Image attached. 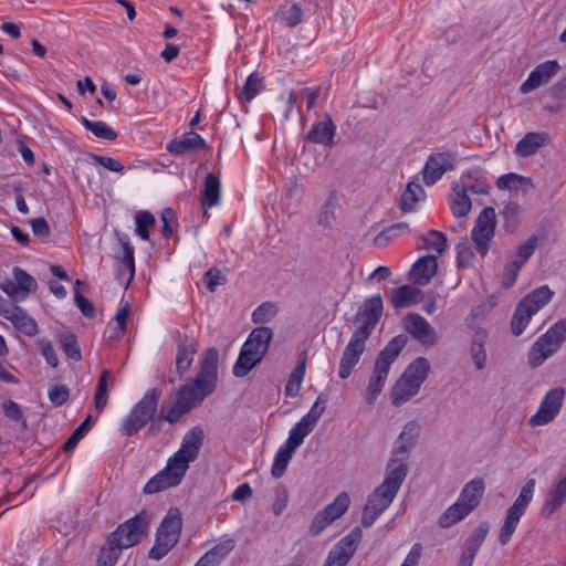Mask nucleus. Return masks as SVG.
Returning <instances> with one entry per match:
<instances>
[{
  "mask_svg": "<svg viewBox=\"0 0 566 566\" xmlns=\"http://www.w3.org/2000/svg\"><path fill=\"white\" fill-rule=\"evenodd\" d=\"M205 433L200 427L188 430L181 441L179 450L168 458L166 467L144 485L145 494H155L178 486L189 467L195 462L203 446Z\"/></svg>",
  "mask_w": 566,
  "mask_h": 566,
  "instance_id": "nucleus-1",
  "label": "nucleus"
},
{
  "mask_svg": "<svg viewBox=\"0 0 566 566\" xmlns=\"http://www.w3.org/2000/svg\"><path fill=\"white\" fill-rule=\"evenodd\" d=\"M408 473V467L402 459L394 458L388 462L384 482L368 496L361 514V525L370 527L376 520L389 507L396 497Z\"/></svg>",
  "mask_w": 566,
  "mask_h": 566,
  "instance_id": "nucleus-2",
  "label": "nucleus"
},
{
  "mask_svg": "<svg viewBox=\"0 0 566 566\" xmlns=\"http://www.w3.org/2000/svg\"><path fill=\"white\" fill-rule=\"evenodd\" d=\"M430 364L428 359L419 356L403 371L391 389V402L395 406H401L416 396L422 382L428 377Z\"/></svg>",
  "mask_w": 566,
  "mask_h": 566,
  "instance_id": "nucleus-3",
  "label": "nucleus"
},
{
  "mask_svg": "<svg viewBox=\"0 0 566 566\" xmlns=\"http://www.w3.org/2000/svg\"><path fill=\"white\" fill-rule=\"evenodd\" d=\"M182 530V515L178 507H170L156 532L148 557L155 560L166 556L178 543Z\"/></svg>",
  "mask_w": 566,
  "mask_h": 566,
  "instance_id": "nucleus-4",
  "label": "nucleus"
},
{
  "mask_svg": "<svg viewBox=\"0 0 566 566\" xmlns=\"http://www.w3.org/2000/svg\"><path fill=\"white\" fill-rule=\"evenodd\" d=\"M160 396L161 390L158 388H153L144 395L123 421L122 432L124 436L130 437L137 433L149 420L153 419L157 410Z\"/></svg>",
  "mask_w": 566,
  "mask_h": 566,
  "instance_id": "nucleus-5",
  "label": "nucleus"
},
{
  "mask_svg": "<svg viewBox=\"0 0 566 566\" xmlns=\"http://www.w3.org/2000/svg\"><path fill=\"white\" fill-rule=\"evenodd\" d=\"M149 531V515L140 512L132 518L119 524L107 539L119 549H126L137 545Z\"/></svg>",
  "mask_w": 566,
  "mask_h": 566,
  "instance_id": "nucleus-6",
  "label": "nucleus"
},
{
  "mask_svg": "<svg viewBox=\"0 0 566 566\" xmlns=\"http://www.w3.org/2000/svg\"><path fill=\"white\" fill-rule=\"evenodd\" d=\"M535 484L536 482L534 479L527 480L514 503L507 509L499 534V542L501 545L507 544L514 534L521 517L524 515L533 499Z\"/></svg>",
  "mask_w": 566,
  "mask_h": 566,
  "instance_id": "nucleus-7",
  "label": "nucleus"
},
{
  "mask_svg": "<svg viewBox=\"0 0 566 566\" xmlns=\"http://www.w3.org/2000/svg\"><path fill=\"white\" fill-rule=\"evenodd\" d=\"M208 394L192 382L182 385L176 392L174 403L168 408L165 420L176 423L179 419L201 403Z\"/></svg>",
  "mask_w": 566,
  "mask_h": 566,
  "instance_id": "nucleus-8",
  "label": "nucleus"
},
{
  "mask_svg": "<svg viewBox=\"0 0 566 566\" xmlns=\"http://www.w3.org/2000/svg\"><path fill=\"white\" fill-rule=\"evenodd\" d=\"M395 357L396 356H378L376 359L367 386L363 391V399L366 405H375L382 392Z\"/></svg>",
  "mask_w": 566,
  "mask_h": 566,
  "instance_id": "nucleus-9",
  "label": "nucleus"
},
{
  "mask_svg": "<svg viewBox=\"0 0 566 566\" xmlns=\"http://www.w3.org/2000/svg\"><path fill=\"white\" fill-rule=\"evenodd\" d=\"M495 217L496 214L494 208H484L480 212L471 231L472 241L474 242L476 250L482 256L488 253L490 241L495 234Z\"/></svg>",
  "mask_w": 566,
  "mask_h": 566,
  "instance_id": "nucleus-10",
  "label": "nucleus"
},
{
  "mask_svg": "<svg viewBox=\"0 0 566 566\" xmlns=\"http://www.w3.org/2000/svg\"><path fill=\"white\" fill-rule=\"evenodd\" d=\"M565 398L563 387L552 388L543 398L536 413L530 418L532 427H541L552 422L559 413Z\"/></svg>",
  "mask_w": 566,
  "mask_h": 566,
  "instance_id": "nucleus-11",
  "label": "nucleus"
},
{
  "mask_svg": "<svg viewBox=\"0 0 566 566\" xmlns=\"http://www.w3.org/2000/svg\"><path fill=\"white\" fill-rule=\"evenodd\" d=\"M360 539L361 531L355 527L333 546L328 552L324 566H346L354 556Z\"/></svg>",
  "mask_w": 566,
  "mask_h": 566,
  "instance_id": "nucleus-12",
  "label": "nucleus"
},
{
  "mask_svg": "<svg viewBox=\"0 0 566 566\" xmlns=\"http://www.w3.org/2000/svg\"><path fill=\"white\" fill-rule=\"evenodd\" d=\"M455 156L449 151L433 153L423 167V182L434 185L449 170L454 168Z\"/></svg>",
  "mask_w": 566,
  "mask_h": 566,
  "instance_id": "nucleus-13",
  "label": "nucleus"
},
{
  "mask_svg": "<svg viewBox=\"0 0 566 566\" xmlns=\"http://www.w3.org/2000/svg\"><path fill=\"white\" fill-rule=\"evenodd\" d=\"M0 316L10 321L21 333L33 336L38 333L36 322L21 307L0 296Z\"/></svg>",
  "mask_w": 566,
  "mask_h": 566,
  "instance_id": "nucleus-14",
  "label": "nucleus"
},
{
  "mask_svg": "<svg viewBox=\"0 0 566 566\" xmlns=\"http://www.w3.org/2000/svg\"><path fill=\"white\" fill-rule=\"evenodd\" d=\"M565 339L566 319H560L536 340L531 354H554Z\"/></svg>",
  "mask_w": 566,
  "mask_h": 566,
  "instance_id": "nucleus-15",
  "label": "nucleus"
},
{
  "mask_svg": "<svg viewBox=\"0 0 566 566\" xmlns=\"http://www.w3.org/2000/svg\"><path fill=\"white\" fill-rule=\"evenodd\" d=\"M560 66L556 60L545 61L538 64L522 83L520 91L528 94L539 86L548 83L559 71Z\"/></svg>",
  "mask_w": 566,
  "mask_h": 566,
  "instance_id": "nucleus-16",
  "label": "nucleus"
},
{
  "mask_svg": "<svg viewBox=\"0 0 566 566\" xmlns=\"http://www.w3.org/2000/svg\"><path fill=\"white\" fill-rule=\"evenodd\" d=\"M405 329L423 345H433L437 334L431 325L417 313H409L403 317Z\"/></svg>",
  "mask_w": 566,
  "mask_h": 566,
  "instance_id": "nucleus-17",
  "label": "nucleus"
},
{
  "mask_svg": "<svg viewBox=\"0 0 566 566\" xmlns=\"http://www.w3.org/2000/svg\"><path fill=\"white\" fill-rule=\"evenodd\" d=\"M382 298L379 294L367 298L357 314L360 327L371 332L382 315Z\"/></svg>",
  "mask_w": 566,
  "mask_h": 566,
  "instance_id": "nucleus-18",
  "label": "nucleus"
},
{
  "mask_svg": "<svg viewBox=\"0 0 566 566\" xmlns=\"http://www.w3.org/2000/svg\"><path fill=\"white\" fill-rule=\"evenodd\" d=\"M217 370V356H205L201 361L200 370L192 384L210 395L216 388Z\"/></svg>",
  "mask_w": 566,
  "mask_h": 566,
  "instance_id": "nucleus-19",
  "label": "nucleus"
},
{
  "mask_svg": "<svg viewBox=\"0 0 566 566\" xmlns=\"http://www.w3.org/2000/svg\"><path fill=\"white\" fill-rule=\"evenodd\" d=\"M272 336L269 327L253 329L239 354H266Z\"/></svg>",
  "mask_w": 566,
  "mask_h": 566,
  "instance_id": "nucleus-20",
  "label": "nucleus"
},
{
  "mask_svg": "<svg viewBox=\"0 0 566 566\" xmlns=\"http://www.w3.org/2000/svg\"><path fill=\"white\" fill-rule=\"evenodd\" d=\"M484 489L485 485L482 479H473L464 485L457 502L471 513L475 507L479 506L484 493Z\"/></svg>",
  "mask_w": 566,
  "mask_h": 566,
  "instance_id": "nucleus-21",
  "label": "nucleus"
},
{
  "mask_svg": "<svg viewBox=\"0 0 566 566\" xmlns=\"http://www.w3.org/2000/svg\"><path fill=\"white\" fill-rule=\"evenodd\" d=\"M438 270L437 258L433 255L421 256L410 270V279L419 284L426 285L436 275Z\"/></svg>",
  "mask_w": 566,
  "mask_h": 566,
  "instance_id": "nucleus-22",
  "label": "nucleus"
},
{
  "mask_svg": "<svg viewBox=\"0 0 566 566\" xmlns=\"http://www.w3.org/2000/svg\"><path fill=\"white\" fill-rule=\"evenodd\" d=\"M206 140L195 132L182 134L179 138L172 139L166 147L170 154L184 155L188 150L205 149Z\"/></svg>",
  "mask_w": 566,
  "mask_h": 566,
  "instance_id": "nucleus-23",
  "label": "nucleus"
},
{
  "mask_svg": "<svg viewBox=\"0 0 566 566\" xmlns=\"http://www.w3.org/2000/svg\"><path fill=\"white\" fill-rule=\"evenodd\" d=\"M336 126L331 117L315 122L310 129L306 139L314 144L331 146L335 137Z\"/></svg>",
  "mask_w": 566,
  "mask_h": 566,
  "instance_id": "nucleus-24",
  "label": "nucleus"
},
{
  "mask_svg": "<svg viewBox=\"0 0 566 566\" xmlns=\"http://www.w3.org/2000/svg\"><path fill=\"white\" fill-rule=\"evenodd\" d=\"M551 143V136L547 133H527L515 147V153L520 157H530L539 148Z\"/></svg>",
  "mask_w": 566,
  "mask_h": 566,
  "instance_id": "nucleus-25",
  "label": "nucleus"
},
{
  "mask_svg": "<svg viewBox=\"0 0 566 566\" xmlns=\"http://www.w3.org/2000/svg\"><path fill=\"white\" fill-rule=\"evenodd\" d=\"M422 296L420 289L402 285L391 291L390 301L395 308H406L421 302Z\"/></svg>",
  "mask_w": 566,
  "mask_h": 566,
  "instance_id": "nucleus-26",
  "label": "nucleus"
},
{
  "mask_svg": "<svg viewBox=\"0 0 566 566\" xmlns=\"http://www.w3.org/2000/svg\"><path fill=\"white\" fill-rule=\"evenodd\" d=\"M553 295L554 292L548 287V285H542L530 292L520 301V303L524 305L531 314L535 315L541 308L551 302Z\"/></svg>",
  "mask_w": 566,
  "mask_h": 566,
  "instance_id": "nucleus-27",
  "label": "nucleus"
},
{
  "mask_svg": "<svg viewBox=\"0 0 566 566\" xmlns=\"http://www.w3.org/2000/svg\"><path fill=\"white\" fill-rule=\"evenodd\" d=\"M112 387V373L108 369H104L101 373L94 394V409L98 415L102 413L107 406Z\"/></svg>",
  "mask_w": 566,
  "mask_h": 566,
  "instance_id": "nucleus-28",
  "label": "nucleus"
},
{
  "mask_svg": "<svg viewBox=\"0 0 566 566\" xmlns=\"http://www.w3.org/2000/svg\"><path fill=\"white\" fill-rule=\"evenodd\" d=\"M450 209L455 218L467 217L472 208V201L468 196V188L455 185L452 188Z\"/></svg>",
  "mask_w": 566,
  "mask_h": 566,
  "instance_id": "nucleus-29",
  "label": "nucleus"
},
{
  "mask_svg": "<svg viewBox=\"0 0 566 566\" xmlns=\"http://www.w3.org/2000/svg\"><path fill=\"white\" fill-rule=\"evenodd\" d=\"M235 542L232 538L224 539L209 549L199 562L203 566H219L220 563L234 549Z\"/></svg>",
  "mask_w": 566,
  "mask_h": 566,
  "instance_id": "nucleus-30",
  "label": "nucleus"
},
{
  "mask_svg": "<svg viewBox=\"0 0 566 566\" xmlns=\"http://www.w3.org/2000/svg\"><path fill=\"white\" fill-rule=\"evenodd\" d=\"M566 502V475L551 491L543 507V515L548 517Z\"/></svg>",
  "mask_w": 566,
  "mask_h": 566,
  "instance_id": "nucleus-31",
  "label": "nucleus"
},
{
  "mask_svg": "<svg viewBox=\"0 0 566 566\" xmlns=\"http://www.w3.org/2000/svg\"><path fill=\"white\" fill-rule=\"evenodd\" d=\"M221 185L220 180L213 175L208 174L205 179L201 205L205 209L217 206L220 201Z\"/></svg>",
  "mask_w": 566,
  "mask_h": 566,
  "instance_id": "nucleus-32",
  "label": "nucleus"
},
{
  "mask_svg": "<svg viewBox=\"0 0 566 566\" xmlns=\"http://www.w3.org/2000/svg\"><path fill=\"white\" fill-rule=\"evenodd\" d=\"M489 530H490L489 523H486V522L480 523L473 530L470 537L465 541L463 554L474 558L475 555L478 554L481 545L485 541Z\"/></svg>",
  "mask_w": 566,
  "mask_h": 566,
  "instance_id": "nucleus-33",
  "label": "nucleus"
},
{
  "mask_svg": "<svg viewBox=\"0 0 566 566\" xmlns=\"http://www.w3.org/2000/svg\"><path fill=\"white\" fill-rule=\"evenodd\" d=\"M305 370L306 360L301 359L290 374L289 380L285 385L284 392L287 397H296L300 394L305 376Z\"/></svg>",
  "mask_w": 566,
  "mask_h": 566,
  "instance_id": "nucleus-34",
  "label": "nucleus"
},
{
  "mask_svg": "<svg viewBox=\"0 0 566 566\" xmlns=\"http://www.w3.org/2000/svg\"><path fill=\"white\" fill-rule=\"evenodd\" d=\"M418 431H419V428H418V424L416 422H408L405 424L399 438H398V441H397V447L394 451V454L395 455H405L408 450L411 448V446L413 444L417 436H418Z\"/></svg>",
  "mask_w": 566,
  "mask_h": 566,
  "instance_id": "nucleus-35",
  "label": "nucleus"
},
{
  "mask_svg": "<svg viewBox=\"0 0 566 566\" xmlns=\"http://www.w3.org/2000/svg\"><path fill=\"white\" fill-rule=\"evenodd\" d=\"M295 452L294 449L286 446L285 443L282 444L279 450L276 451L271 469V474L273 478L279 479L281 478L285 471L286 468L293 457V453Z\"/></svg>",
  "mask_w": 566,
  "mask_h": 566,
  "instance_id": "nucleus-36",
  "label": "nucleus"
},
{
  "mask_svg": "<svg viewBox=\"0 0 566 566\" xmlns=\"http://www.w3.org/2000/svg\"><path fill=\"white\" fill-rule=\"evenodd\" d=\"M470 512L460 505V503L455 502L450 505L439 517V525L442 528H449L454 524L461 522L465 518Z\"/></svg>",
  "mask_w": 566,
  "mask_h": 566,
  "instance_id": "nucleus-37",
  "label": "nucleus"
},
{
  "mask_svg": "<svg viewBox=\"0 0 566 566\" xmlns=\"http://www.w3.org/2000/svg\"><path fill=\"white\" fill-rule=\"evenodd\" d=\"M423 195V189L419 184L409 182L406 190L401 195L400 209L403 212L413 211L416 203L420 200Z\"/></svg>",
  "mask_w": 566,
  "mask_h": 566,
  "instance_id": "nucleus-38",
  "label": "nucleus"
},
{
  "mask_svg": "<svg viewBox=\"0 0 566 566\" xmlns=\"http://www.w3.org/2000/svg\"><path fill=\"white\" fill-rule=\"evenodd\" d=\"M12 276L18 285V289L21 291V297H27L31 292H34L38 287L34 277L19 266L13 268Z\"/></svg>",
  "mask_w": 566,
  "mask_h": 566,
  "instance_id": "nucleus-39",
  "label": "nucleus"
},
{
  "mask_svg": "<svg viewBox=\"0 0 566 566\" xmlns=\"http://www.w3.org/2000/svg\"><path fill=\"white\" fill-rule=\"evenodd\" d=\"M82 124L97 138L105 140H115L117 138V133L102 120L93 122L83 117Z\"/></svg>",
  "mask_w": 566,
  "mask_h": 566,
  "instance_id": "nucleus-40",
  "label": "nucleus"
},
{
  "mask_svg": "<svg viewBox=\"0 0 566 566\" xmlns=\"http://www.w3.org/2000/svg\"><path fill=\"white\" fill-rule=\"evenodd\" d=\"M350 499L347 492H340L336 499L328 504L324 510L325 515H327L333 522L339 518L349 507Z\"/></svg>",
  "mask_w": 566,
  "mask_h": 566,
  "instance_id": "nucleus-41",
  "label": "nucleus"
},
{
  "mask_svg": "<svg viewBox=\"0 0 566 566\" xmlns=\"http://www.w3.org/2000/svg\"><path fill=\"white\" fill-rule=\"evenodd\" d=\"M122 552L116 545L106 539L98 553L96 566H115Z\"/></svg>",
  "mask_w": 566,
  "mask_h": 566,
  "instance_id": "nucleus-42",
  "label": "nucleus"
},
{
  "mask_svg": "<svg viewBox=\"0 0 566 566\" xmlns=\"http://www.w3.org/2000/svg\"><path fill=\"white\" fill-rule=\"evenodd\" d=\"M118 241L122 245L123 268L127 271L128 281H132L135 274L134 247L126 235H119Z\"/></svg>",
  "mask_w": 566,
  "mask_h": 566,
  "instance_id": "nucleus-43",
  "label": "nucleus"
},
{
  "mask_svg": "<svg viewBox=\"0 0 566 566\" xmlns=\"http://www.w3.org/2000/svg\"><path fill=\"white\" fill-rule=\"evenodd\" d=\"M313 429L314 428L305 423L303 420H300L290 430L285 444L296 450L303 443L305 437H307L313 431Z\"/></svg>",
  "mask_w": 566,
  "mask_h": 566,
  "instance_id": "nucleus-44",
  "label": "nucleus"
},
{
  "mask_svg": "<svg viewBox=\"0 0 566 566\" xmlns=\"http://www.w3.org/2000/svg\"><path fill=\"white\" fill-rule=\"evenodd\" d=\"M533 315L534 314H531V312L525 308L524 305L518 303L511 321L512 333L515 336L521 335L527 327Z\"/></svg>",
  "mask_w": 566,
  "mask_h": 566,
  "instance_id": "nucleus-45",
  "label": "nucleus"
},
{
  "mask_svg": "<svg viewBox=\"0 0 566 566\" xmlns=\"http://www.w3.org/2000/svg\"><path fill=\"white\" fill-rule=\"evenodd\" d=\"M523 186L530 187L531 180L514 172L503 175L496 181V187L501 190H517Z\"/></svg>",
  "mask_w": 566,
  "mask_h": 566,
  "instance_id": "nucleus-46",
  "label": "nucleus"
},
{
  "mask_svg": "<svg viewBox=\"0 0 566 566\" xmlns=\"http://www.w3.org/2000/svg\"><path fill=\"white\" fill-rule=\"evenodd\" d=\"M279 18L289 27H296L303 17V10L296 3H287L277 12Z\"/></svg>",
  "mask_w": 566,
  "mask_h": 566,
  "instance_id": "nucleus-47",
  "label": "nucleus"
},
{
  "mask_svg": "<svg viewBox=\"0 0 566 566\" xmlns=\"http://www.w3.org/2000/svg\"><path fill=\"white\" fill-rule=\"evenodd\" d=\"M262 90V78L256 74H250L242 86L239 98L251 102Z\"/></svg>",
  "mask_w": 566,
  "mask_h": 566,
  "instance_id": "nucleus-48",
  "label": "nucleus"
},
{
  "mask_svg": "<svg viewBox=\"0 0 566 566\" xmlns=\"http://www.w3.org/2000/svg\"><path fill=\"white\" fill-rule=\"evenodd\" d=\"M263 356H238L232 367L235 377L247 376L262 360Z\"/></svg>",
  "mask_w": 566,
  "mask_h": 566,
  "instance_id": "nucleus-49",
  "label": "nucleus"
},
{
  "mask_svg": "<svg viewBox=\"0 0 566 566\" xmlns=\"http://www.w3.org/2000/svg\"><path fill=\"white\" fill-rule=\"evenodd\" d=\"M423 241V248L427 250H433L441 254L447 247V238L446 235L436 230H431L428 234L421 237Z\"/></svg>",
  "mask_w": 566,
  "mask_h": 566,
  "instance_id": "nucleus-50",
  "label": "nucleus"
},
{
  "mask_svg": "<svg viewBox=\"0 0 566 566\" xmlns=\"http://www.w3.org/2000/svg\"><path fill=\"white\" fill-rule=\"evenodd\" d=\"M370 334L366 328L359 327L352 336L344 354H363L365 350V343Z\"/></svg>",
  "mask_w": 566,
  "mask_h": 566,
  "instance_id": "nucleus-51",
  "label": "nucleus"
},
{
  "mask_svg": "<svg viewBox=\"0 0 566 566\" xmlns=\"http://www.w3.org/2000/svg\"><path fill=\"white\" fill-rule=\"evenodd\" d=\"M136 233L143 239H149V228L155 224V217L149 211H142L136 216Z\"/></svg>",
  "mask_w": 566,
  "mask_h": 566,
  "instance_id": "nucleus-52",
  "label": "nucleus"
},
{
  "mask_svg": "<svg viewBox=\"0 0 566 566\" xmlns=\"http://www.w3.org/2000/svg\"><path fill=\"white\" fill-rule=\"evenodd\" d=\"M326 400H327L326 397H324V395L321 394L317 397L314 405L312 406V408L310 409V411L306 415H304L301 418V420H303L305 423H307L312 428H315L317 421L319 420L321 416L325 411Z\"/></svg>",
  "mask_w": 566,
  "mask_h": 566,
  "instance_id": "nucleus-53",
  "label": "nucleus"
},
{
  "mask_svg": "<svg viewBox=\"0 0 566 566\" xmlns=\"http://www.w3.org/2000/svg\"><path fill=\"white\" fill-rule=\"evenodd\" d=\"M92 416L88 415L86 419L75 429V431L72 433V436L66 440V442L63 446V449L65 451H72L78 441L84 437V434L90 430L91 422H92Z\"/></svg>",
  "mask_w": 566,
  "mask_h": 566,
  "instance_id": "nucleus-54",
  "label": "nucleus"
},
{
  "mask_svg": "<svg viewBox=\"0 0 566 566\" xmlns=\"http://www.w3.org/2000/svg\"><path fill=\"white\" fill-rule=\"evenodd\" d=\"M335 221V202L329 199L321 209L317 218L318 226L329 228Z\"/></svg>",
  "mask_w": 566,
  "mask_h": 566,
  "instance_id": "nucleus-55",
  "label": "nucleus"
},
{
  "mask_svg": "<svg viewBox=\"0 0 566 566\" xmlns=\"http://www.w3.org/2000/svg\"><path fill=\"white\" fill-rule=\"evenodd\" d=\"M203 281L210 292H214L218 286L226 283L227 279L219 269L212 268L205 273Z\"/></svg>",
  "mask_w": 566,
  "mask_h": 566,
  "instance_id": "nucleus-56",
  "label": "nucleus"
},
{
  "mask_svg": "<svg viewBox=\"0 0 566 566\" xmlns=\"http://www.w3.org/2000/svg\"><path fill=\"white\" fill-rule=\"evenodd\" d=\"M90 158L95 164H98V165L103 166L105 169H108L111 171L123 172V170H124L123 164L116 158L99 156V155H94V154H92L90 156Z\"/></svg>",
  "mask_w": 566,
  "mask_h": 566,
  "instance_id": "nucleus-57",
  "label": "nucleus"
},
{
  "mask_svg": "<svg viewBox=\"0 0 566 566\" xmlns=\"http://www.w3.org/2000/svg\"><path fill=\"white\" fill-rule=\"evenodd\" d=\"M69 396L70 390L63 385L52 386L49 390V399L56 407L64 405L67 401Z\"/></svg>",
  "mask_w": 566,
  "mask_h": 566,
  "instance_id": "nucleus-58",
  "label": "nucleus"
},
{
  "mask_svg": "<svg viewBox=\"0 0 566 566\" xmlns=\"http://www.w3.org/2000/svg\"><path fill=\"white\" fill-rule=\"evenodd\" d=\"M537 245V238L535 235L530 237L524 243L517 247V255L522 262V265L533 255Z\"/></svg>",
  "mask_w": 566,
  "mask_h": 566,
  "instance_id": "nucleus-59",
  "label": "nucleus"
},
{
  "mask_svg": "<svg viewBox=\"0 0 566 566\" xmlns=\"http://www.w3.org/2000/svg\"><path fill=\"white\" fill-rule=\"evenodd\" d=\"M521 268L522 262H518L517 260H514L505 265L503 272V285L505 287H511L515 283Z\"/></svg>",
  "mask_w": 566,
  "mask_h": 566,
  "instance_id": "nucleus-60",
  "label": "nucleus"
},
{
  "mask_svg": "<svg viewBox=\"0 0 566 566\" xmlns=\"http://www.w3.org/2000/svg\"><path fill=\"white\" fill-rule=\"evenodd\" d=\"M60 343L64 354H81L77 338L74 334L65 332L60 335Z\"/></svg>",
  "mask_w": 566,
  "mask_h": 566,
  "instance_id": "nucleus-61",
  "label": "nucleus"
},
{
  "mask_svg": "<svg viewBox=\"0 0 566 566\" xmlns=\"http://www.w3.org/2000/svg\"><path fill=\"white\" fill-rule=\"evenodd\" d=\"M128 316H129V304H128V302L120 301L119 307L117 308L116 314L111 322L116 324L117 331L125 332Z\"/></svg>",
  "mask_w": 566,
  "mask_h": 566,
  "instance_id": "nucleus-62",
  "label": "nucleus"
},
{
  "mask_svg": "<svg viewBox=\"0 0 566 566\" xmlns=\"http://www.w3.org/2000/svg\"><path fill=\"white\" fill-rule=\"evenodd\" d=\"M3 413L12 421L19 422L23 419L21 407L13 400H7L2 405Z\"/></svg>",
  "mask_w": 566,
  "mask_h": 566,
  "instance_id": "nucleus-63",
  "label": "nucleus"
},
{
  "mask_svg": "<svg viewBox=\"0 0 566 566\" xmlns=\"http://www.w3.org/2000/svg\"><path fill=\"white\" fill-rule=\"evenodd\" d=\"M333 521L324 514L323 511H319L313 518L310 532L313 535H318L322 531H324Z\"/></svg>",
  "mask_w": 566,
  "mask_h": 566,
  "instance_id": "nucleus-64",
  "label": "nucleus"
}]
</instances>
